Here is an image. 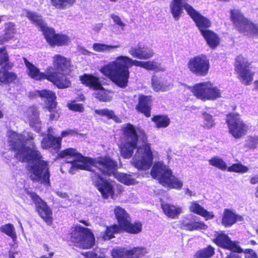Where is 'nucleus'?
<instances>
[{"instance_id": "nucleus-19", "label": "nucleus", "mask_w": 258, "mask_h": 258, "mask_svg": "<svg viewBox=\"0 0 258 258\" xmlns=\"http://www.w3.org/2000/svg\"><path fill=\"white\" fill-rule=\"evenodd\" d=\"M147 253L146 248L142 247H135L131 250L116 248L112 249L111 255L113 258H139Z\"/></svg>"}, {"instance_id": "nucleus-31", "label": "nucleus", "mask_w": 258, "mask_h": 258, "mask_svg": "<svg viewBox=\"0 0 258 258\" xmlns=\"http://www.w3.org/2000/svg\"><path fill=\"white\" fill-rule=\"evenodd\" d=\"M189 210L190 212L205 217L206 220L212 219L214 217L212 212H208L205 210L204 207L200 205L196 201H193L190 203Z\"/></svg>"}, {"instance_id": "nucleus-2", "label": "nucleus", "mask_w": 258, "mask_h": 258, "mask_svg": "<svg viewBox=\"0 0 258 258\" xmlns=\"http://www.w3.org/2000/svg\"><path fill=\"white\" fill-rule=\"evenodd\" d=\"M8 137L9 146L16 152V158L30 163L28 169L32 174V179L49 185V163L41 160L42 155L33 142L34 135L30 132L21 134L9 131Z\"/></svg>"}, {"instance_id": "nucleus-6", "label": "nucleus", "mask_w": 258, "mask_h": 258, "mask_svg": "<svg viewBox=\"0 0 258 258\" xmlns=\"http://www.w3.org/2000/svg\"><path fill=\"white\" fill-rule=\"evenodd\" d=\"M151 175L165 187L179 190L183 186L182 181L174 176L171 169L162 161L154 163Z\"/></svg>"}, {"instance_id": "nucleus-49", "label": "nucleus", "mask_w": 258, "mask_h": 258, "mask_svg": "<svg viewBox=\"0 0 258 258\" xmlns=\"http://www.w3.org/2000/svg\"><path fill=\"white\" fill-rule=\"evenodd\" d=\"M243 252L245 254V258H257L256 253L251 249H245Z\"/></svg>"}, {"instance_id": "nucleus-17", "label": "nucleus", "mask_w": 258, "mask_h": 258, "mask_svg": "<svg viewBox=\"0 0 258 258\" xmlns=\"http://www.w3.org/2000/svg\"><path fill=\"white\" fill-rule=\"evenodd\" d=\"M26 193L35 205L37 211L41 217L48 224L50 223L52 220V211L46 203L36 193L29 190H27Z\"/></svg>"}, {"instance_id": "nucleus-15", "label": "nucleus", "mask_w": 258, "mask_h": 258, "mask_svg": "<svg viewBox=\"0 0 258 258\" xmlns=\"http://www.w3.org/2000/svg\"><path fill=\"white\" fill-rule=\"evenodd\" d=\"M249 66L250 63L246 58L241 55L236 58L235 71L239 74L242 83L245 85L249 84L252 81L253 74L249 70Z\"/></svg>"}, {"instance_id": "nucleus-4", "label": "nucleus", "mask_w": 258, "mask_h": 258, "mask_svg": "<svg viewBox=\"0 0 258 258\" xmlns=\"http://www.w3.org/2000/svg\"><path fill=\"white\" fill-rule=\"evenodd\" d=\"M144 63L145 61L134 60L128 56L120 55L101 68L100 72L116 85L124 88L128 82L130 74L129 68L133 66L143 68Z\"/></svg>"}, {"instance_id": "nucleus-59", "label": "nucleus", "mask_w": 258, "mask_h": 258, "mask_svg": "<svg viewBox=\"0 0 258 258\" xmlns=\"http://www.w3.org/2000/svg\"><path fill=\"white\" fill-rule=\"evenodd\" d=\"M14 253H12V252H9V258H15L14 256Z\"/></svg>"}, {"instance_id": "nucleus-51", "label": "nucleus", "mask_w": 258, "mask_h": 258, "mask_svg": "<svg viewBox=\"0 0 258 258\" xmlns=\"http://www.w3.org/2000/svg\"><path fill=\"white\" fill-rule=\"evenodd\" d=\"M225 258H242L238 254L235 252H230Z\"/></svg>"}, {"instance_id": "nucleus-46", "label": "nucleus", "mask_w": 258, "mask_h": 258, "mask_svg": "<svg viewBox=\"0 0 258 258\" xmlns=\"http://www.w3.org/2000/svg\"><path fill=\"white\" fill-rule=\"evenodd\" d=\"M69 108L70 110L79 111L82 112L84 111V107L82 104L77 103L75 101L68 104Z\"/></svg>"}, {"instance_id": "nucleus-61", "label": "nucleus", "mask_w": 258, "mask_h": 258, "mask_svg": "<svg viewBox=\"0 0 258 258\" xmlns=\"http://www.w3.org/2000/svg\"><path fill=\"white\" fill-rule=\"evenodd\" d=\"M4 116L3 112L0 110V118H2Z\"/></svg>"}, {"instance_id": "nucleus-32", "label": "nucleus", "mask_w": 258, "mask_h": 258, "mask_svg": "<svg viewBox=\"0 0 258 258\" xmlns=\"http://www.w3.org/2000/svg\"><path fill=\"white\" fill-rule=\"evenodd\" d=\"M208 45L212 48H215L219 44V38L218 35L209 29L201 33Z\"/></svg>"}, {"instance_id": "nucleus-18", "label": "nucleus", "mask_w": 258, "mask_h": 258, "mask_svg": "<svg viewBox=\"0 0 258 258\" xmlns=\"http://www.w3.org/2000/svg\"><path fill=\"white\" fill-rule=\"evenodd\" d=\"M184 7L185 10L195 22L201 33L208 30L211 27V21L206 17L202 16L190 5H186Z\"/></svg>"}, {"instance_id": "nucleus-1", "label": "nucleus", "mask_w": 258, "mask_h": 258, "mask_svg": "<svg viewBox=\"0 0 258 258\" xmlns=\"http://www.w3.org/2000/svg\"><path fill=\"white\" fill-rule=\"evenodd\" d=\"M61 158H65L66 162L70 163L71 166L69 172L74 174L78 169H83L91 171L92 181L104 198L112 196L114 191L112 185L96 172L98 170L107 175H112L117 180L126 185L135 183V180L131 175L116 171L117 163L109 157L93 159L83 156L76 149L68 148L61 151L59 154Z\"/></svg>"}, {"instance_id": "nucleus-22", "label": "nucleus", "mask_w": 258, "mask_h": 258, "mask_svg": "<svg viewBox=\"0 0 258 258\" xmlns=\"http://www.w3.org/2000/svg\"><path fill=\"white\" fill-rule=\"evenodd\" d=\"M25 116L29 125L34 128L36 132H39L41 130V121L39 119L38 108L35 106L29 107L26 111Z\"/></svg>"}, {"instance_id": "nucleus-40", "label": "nucleus", "mask_w": 258, "mask_h": 258, "mask_svg": "<svg viewBox=\"0 0 258 258\" xmlns=\"http://www.w3.org/2000/svg\"><path fill=\"white\" fill-rule=\"evenodd\" d=\"M209 164L215 166L221 170H225L227 168L226 163L220 158L218 157H214L209 161Z\"/></svg>"}, {"instance_id": "nucleus-63", "label": "nucleus", "mask_w": 258, "mask_h": 258, "mask_svg": "<svg viewBox=\"0 0 258 258\" xmlns=\"http://www.w3.org/2000/svg\"><path fill=\"white\" fill-rule=\"evenodd\" d=\"M82 222L86 226H88L89 225L88 223L87 222H86V221H82Z\"/></svg>"}, {"instance_id": "nucleus-45", "label": "nucleus", "mask_w": 258, "mask_h": 258, "mask_svg": "<svg viewBox=\"0 0 258 258\" xmlns=\"http://www.w3.org/2000/svg\"><path fill=\"white\" fill-rule=\"evenodd\" d=\"M143 68L148 71L159 72L162 70L160 64L155 61H145Z\"/></svg>"}, {"instance_id": "nucleus-30", "label": "nucleus", "mask_w": 258, "mask_h": 258, "mask_svg": "<svg viewBox=\"0 0 258 258\" xmlns=\"http://www.w3.org/2000/svg\"><path fill=\"white\" fill-rule=\"evenodd\" d=\"M161 207L164 213L172 219L177 217L182 211L181 207L168 203L162 204Z\"/></svg>"}, {"instance_id": "nucleus-62", "label": "nucleus", "mask_w": 258, "mask_h": 258, "mask_svg": "<svg viewBox=\"0 0 258 258\" xmlns=\"http://www.w3.org/2000/svg\"><path fill=\"white\" fill-rule=\"evenodd\" d=\"M255 196L258 198V186L256 187V190L255 192Z\"/></svg>"}, {"instance_id": "nucleus-16", "label": "nucleus", "mask_w": 258, "mask_h": 258, "mask_svg": "<svg viewBox=\"0 0 258 258\" xmlns=\"http://www.w3.org/2000/svg\"><path fill=\"white\" fill-rule=\"evenodd\" d=\"M214 242L218 246L230 250L231 252L241 253L242 248L236 241H233L229 236L223 231L216 232L214 234Z\"/></svg>"}, {"instance_id": "nucleus-44", "label": "nucleus", "mask_w": 258, "mask_h": 258, "mask_svg": "<svg viewBox=\"0 0 258 258\" xmlns=\"http://www.w3.org/2000/svg\"><path fill=\"white\" fill-rule=\"evenodd\" d=\"M203 117L204 119L203 126L204 128L210 129L215 125V123L212 115L204 112L203 113Z\"/></svg>"}, {"instance_id": "nucleus-8", "label": "nucleus", "mask_w": 258, "mask_h": 258, "mask_svg": "<svg viewBox=\"0 0 258 258\" xmlns=\"http://www.w3.org/2000/svg\"><path fill=\"white\" fill-rule=\"evenodd\" d=\"M70 240L76 246L90 248L95 244V237L91 231L80 225H76L70 234Z\"/></svg>"}, {"instance_id": "nucleus-43", "label": "nucleus", "mask_w": 258, "mask_h": 258, "mask_svg": "<svg viewBox=\"0 0 258 258\" xmlns=\"http://www.w3.org/2000/svg\"><path fill=\"white\" fill-rule=\"evenodd\" d=\"M248 168L241 163H235L227 168L229 172L244 173L248 171Z\"/></svg>"}, {"instance_id": "nucleus-56", "label": "nucleus", "mask_w": 258, "mask_h": 258, "mask_svg": "<svg viewBox=\"0 0 258 258\" xmlns=\"http://www.w3.org/2000/svg\"><path fill=\"white\" fill-rule=\"evenodd\" d=\"M56 195L58 196H59V197L62 198H68V196L66 192H63L62 191H57Z\"/></svg>"}, {"instance_id": "nucleus-60", "label": "nucleus", "mask_w": 258, "mask_h": 258, "mask_svg": "<svg viewBox=\"0 0 258 258\" xmlns=\"http://www.w3.org/2000/svg\"><path fill=\"white\" fill-rule=\"evenodd\" d=\"M250 243L251 244V245H256V241H255L254 240H250L249 241Z\"/></svg>"}, {"instance_id": "nucleus-20", "label": "nucleus", "mask_w": 258, "mask_h": 258, "mask_svg": "<svg viewBox=\"0 0 258 258\" xmlns=\"http://www.w3.org/2000/svg\"><path fill=\"white\" fill-rule=\"evenodd\" d=\"M199 219L197 216L189 215L179 222L180 228L188 231L206 229L208 226Z\"/></svg>"}, {"instance_id": "nucleus-10", "label": "nucleus", "mask_w": 258, "mask_h": 258, "mask_svg": "<svg viewBox=\"0 0 258 258\" xmlns=\"http://www.w3.org/2000/svg\"><path fill=\"white\" fill-rule=\"evenodd\" d=\"M114 213L117 220L119 226L113 225L107 227L105 231L101 232L99 235H97L98 238H101L104 240H107L114 237L115 233H119L122 227L130 221V217L126 211L120 207H116Z\"/></svg>"}, {"instance_id": "nucleus-21", "label": "nucleus", "mask_w": 258, "mask_h": 258, "mask_svg": "<svg viewBox=\"0 0 258 258\" xmlns=\"http://www.w3.org/2000/svg\"><path fill=\"white\" fill-rule=\"evenodd\" d=\"M52 128L49 127L48 128V134L44 137L41 141V147L44 149L53 150L57 152L61 147V138H55L52 136Z\"/></svg>"}, {"instance_id": "nucleus-55", "label": "nucleus", "mask_w": 258, "mask_h": 258, "mask_svg": "<svg viewBox=\"0 0 258 258\" xmlns=\"http://www.w3.org/2000/svg\"><path fill=\"white\" fill-rule=\"evenodd\" d=\"M185 194L188 195L189 197L195 195V193L189 189L188 188H186L184 189Z\"/></svg>"}, {"instance_id": "nucleus-57", "label": "nucleus", "mask_w": 258, "mask_h": 258, "mask_svg": "<svg viewBox=\"0 0 258 258\" xmlns=\"http://www.w3.org/2000/svg\"><path fill=\"white\" fill-rule=\"evenodd\" d=\"M53 255V252H51L49 253L48 256H47L46 255H43V256H41L40 258H51Z\"/></svg>"}, {"instance_id": "nucleus-27", "label": "nucleus", "mask_w": 258, "mask_h": 258, "mask_svg": "<svg viewBox=\"0 0 258 258\" xmlns=\"http://www.w3.org/2000/svg\"><path fill=\"white\" fill-rule=\"evenodd\" d=\"M24 61L28 70V75L31 78L36 80H39L43 79H47V75L49 74L48 72H47L46 74L41 73L38 68L29 62L26 58H24Z\"/></svg>"}, {"instance_id": "nucleus-25", "label": "nucleus", "mask_w": 258, "mask_h": 258, "mask_svg": "<svg viewBox=\"0 0 258 258\" xmlns=\"http://www.w3.org/2000/svg\"><path fill=\"white\" fill-rule=\"evenodd\" d=\"M242 217L229 209H225L222 219V224L225 227H231L237 221H242Z\"/></svg>"}, {"instance_id": "nucleus-12", "label": "nucleus", "mask_w": 258, "mask_h": 258, "mask_svg": "<svg viewBox=\"0 0 258 258\" xmlns=\"http://www.w3.org/2000/svg\"><path fill=\"white\" fill-rule=\"evenodd\" d=\"M231 19L240 32L250 35L258 34V26L244 18L239 10L231 11Z\"/></svg>"}, {"instance_id": "nucleus-39", "label": "nucleus", "mask_w": 258, "mask_h": 258, "mask_svg": "<svg viewBox=\"0 0 258 258\" xmlns=\"http://www.w3.org/2000/svg\"><path fill=\"white\" fill-rule=\"evenodd\" d=\"M15 32L14 24L11 22L6 23L4 39L6 41L12 39L14 37Z\"/></svg>"}, {"instance_id": "nucleus-26", "label": "nucleus", "mask_w": 258, "mask_h": 258, "mask_svg": "<svg viewBox=\"0 0 258 258\" xmlns=\"http://www.w3.org/2000/svg\"><path fill=\"white\" fill-rule=\"evenodd\" d=\"M152 87L156 92H165L170 89V84L164 78L153 76L152 78Z\"/></svg>"}, {"instance_id": "nucleus-28", "label": "nucleus", "mask_w": 258, "mask_h": 258, "mask_svg": "<svg viewBox=\"0 0 258 258\" xmlns=\"http://www.w3.org/2000/svg\"><path fill=\"white\" fill-rule=\"evenodd\" d=\"M151 96L141 95L139 97V103L137 109L140 112L144 113L147 117L150 116Z\"/></svg>"}, {"instance_id": "nucleus-3", "label": "nucleus", "mask_w": 258, "mask_h": 258, "mask_svg": "<svg viewBox=\"0 0 258 258\" xmlns=\"http://www.w3.org/2000/svg\"><path fill=\"white\" fill-rule=\"evenodd\" d=\"M122 141L120 145L121 156L131 158L135 149L137 151L132 159V164L140 170L149 169L152 164L153 155L150 145L146 143L147 136L144 131L136 130L130 123L123 124L122 127Z\"/></svg>"}, {"instance_id": "nucleus-14", "label": "nucleus", "mask_w": 258, "mask_h": 258, "mask_svg": "<svg viewBox=\"0 0 258 258\" xmlns=\"http://www.w3.org/2000/svg\"><path fill=\"white\" fill-rule=\"evenodd\" d=\"M188 68L192 73L198 76H205L209 70V60L205 55L195 56L189 60Z\"/></svg>"}, {"instance_id": "nucleus-29", "label": "nucleus", "mask_w": 258, "mask_h": 258, "mask_svg": "<svg viewBox=\"0 0 258 258\" xmlns=\"http://www.w3.org/2000/svg\"><path fill=\"white\" fill-rule=\"evenodd\" d=\"M186 0H171L170 3L171 13L175 20H178L182 12V8L185 9L184 6L188 5Z\"/></svg>"}, {"instance_id": "nucleus-9", "label": "nucleus", "mask_w": 258, "mask_h": 258, "mask_svg": "<svg viewBox=\"0 0 258 258\" xmlns=\"http://www.w3.org/2000/svg\"><path fill=\"white\" fill-rule=\"evenodd\" d=\"M194 95L202 101L215 100L221 97L222 91L210 82L195 84L191 88Z\"/></svg>"}, {"instance_id": "nucleus-35", "label": "nucleus", "mask_w": 258, "mask_h": 258, "mask_svg": "<svg viewBox=\"0 0 258 258\" xmlns=\"http://www.w3.org/2000/svg\"><path fill=\"white\" fill-rule=\"evenodd\" d=\"M152 120L155 123L156 126L159 128H165L170 124V119L167 115H156L152 118Z\"/></svg>"}, {"instance_id": "nucleus-38", "label": "nucleus", "mask_w": 258, "mask_h": 258, "mask_svg": "<svg viewBox=\"0 0 258 258\" xmlns=\"http://www.w3.org/2000/svg\"><path fill=\"white\" fill-rule=\"evenodd\" d=\"M0 231L10 237L14 242L17 240V234L15 228L13 224H7L2 225L0 227Z\"/></svg>"}, {"instance_id": "nucleus-47", "label": "nucleus", "mask_w": 258, "mask_h": 258, "mask_svg": "<svg viewBox=\"0 0 258 258\" xmlns=\"http://www.w3.org/2000/svg\"><path fill=\"white\" fill-rule=\"evenodd\" d=\"M8 61V55L5 48H0V65L6 64Z\"/></svg>"}, {"instance_id": "nucleus-33", "label": "nucleus", "mask_w": 258, "mask_h": 258, "mask_svg": "<svg viewBox=\"0 0 258 258\" xmlns=\"http://www.w3.org/2000/svg\"><path fill=\"white\" fill-rule=\"evenodd\" d=\"M16 79V75L13 72L8 71L5 68L0 69V85L10 83Z\"/></svg>"}, {"instance_id": "nucleus-42", "label": "nucleus", "mask_w": 258, "mask_h": 258, "mask_svg": "<svg viewBox=\"0 0 258 258\" xmlns=\"http://www.w3.org/2000/svg\"><path fill=\"white\" fill-rule=\"evenodd\" d=\"M95 112L98 115H99L101 116L106 117L109 119H112L114 120H116L117 119V117L115 115L114 112L112 110H110L107 108L102 109H96L95 110Z\"/></svg>"}, {"instance_id": "nucleus-11", "label": "nucleus", "mask_w": 258, "mask_h": 258, "mask_svg": "<svg viewBox=\"0 0 258 258\" xmlns=\"http://www.w3.org/2000/svg\"><path fill=\"white\" fill-rule=\"evenodd\" d=\"M80 80L82 84L95 91L94 96L100 101H108L111 99V93L103 88L98 78L91 75L84 74L80 77Z\"/></svg>"}, {"instance_id": "nucleus-52", "label": "nucleus", "mask_w": 258, "mask_h": 258, "mask_svg": "<svg viewBox=\"0 0 258 258\" xmlns=\"http://www.w3.org/2000/svg\"><path fill=\"white\" fill-rule=\"evenodd\" d=\"M102 26H103V25L101 23H98V24H95L93 26V29L95 32H98L101 29V28H102Z\"/></svg>"}, {"instance_id": "nucleus-23", "label": "nucleus", "mask_w": 258, "mask_h": 258, "mask_svg": "<svg viewBox=\"0 0 258 258\" xmlns=\"http://www.w3.org/2000/svg\"><path fill=\"white\" fill-rule=\"evenodd\" d=\"M129 53L134 58L140 59H148L153 56V50L142 43L136 46H132L128 50Z\"/></svg>"}, {"instance_id": "nucleus-48", "label": "nucleus", "mask_w": 258, "mask_h": 258, "mask_svg": "<svg viewBox=\"0 0 258 258\" xmlns=\"http://www.w3.org/2000/svg\"><path fill=\"white\" fill-rule=\"evenodd\" d=\"M110 17L113 20V22L121 28L122 30H124L125 24L121 21L120 18L118 16L111 14Z\"/></svg>"}, {"instance_id": "nucleus-41", "label": "nucleus", "mask_w": 258, "mask_h": 258, "mask_svg": "<svg viewBox=\"0 0 258 258\" xmlns=\"http://www.w3.org/2000/svg\"><path fill=\"white\" fill-rule=\"evenodd\" d=\"M75 0H51L53 6L58 9H64L71 6Z\"/></svg>"}, {"instance_id": "nucleus-34", "label": "nucleus", "mask_w": 258, "mask_h": 258, "mask_svg": "<svg viewBox=\"0 0 258 258\" xmlns=\"http://www.w3.org/2000/svg\"><path fill=\"white\" fill-rule=\"evenodd\" d=\"M119 45H112L104 43H95L93 44L92 48L96 52L110 53L113 51V49L119 48Z\"/></svg>"}, {"instance_id": "nucleus-5", "label": "nucleus", "mask_w": 258, "mask_h": 258, "mask_svg": "<svg viewBox=\"0 0 258 258\" xmlns=\"http://www.w3.org/2000/svg\"><path fill=\"white\" fill-rule=\"evenodd\" d=\"M53 68L55 71L47 75V79L59 88L69 87L70 81L67 78L70 70V62L64 56L55 55L53 57Z\"/></svg>"}, {"instance_id": "nucleus-37", "label": "nucleus", "mask_w": 258, "mask_h": 258, "mask_svg": "<svg viewBox=\"0 0 258 258\" xmlns=\"http://www.w3.org/2000/svg\"><path fill=\"white\" fill-rule=\"evenodd\" d=\"M142 225L140 222L131 223L128 221L121 228V230H125L131 233H138L142 231Z\"/></svg>"}, {"instance_id": "nucleus-24", "label": "nucleus", "mask_w": 258, "mask_h": 258, "mask_svg": "<svg viewBox=\"0 0 258 258\" xmlns=\"http://www.w3.org/2000/svg\"><path fill=\"white\" fill-rule=\"evenodd\" d=\"M36 93L45 102V107L49 111L54 112L56 105L55 93L47 90H38L36 91Z\"/></svg>"}, {"instance_id": "nucleus-13", "label": "nucleus", "mask_w": 258, "mask_h": 258, "mask_svg": "<svg viewBox=\"0 0 258 258\" xmlns=\"http://www.w3.org/2000/svg\"><path fill=\"white\" fill-rule=\"evenodd\" d=\"M229 133L236 139L246 135L248 126L243 122L238 114H229L226 118Z\"/></svg>"}, {"instance_id": "nucleus-58", "label": "nucleus", "mask_w": 258, "mask_h": 258, "mask_svg": "<svg viewBox=\"0 0 258 258\" xmlns=\"http://www.w3.org/2000/svg\"><path fill=\"white\" fill-rule=\"evenodd\" d=\"M83 53L84 54H88V55H89V54H90L91 53V52L90 51H88L87 50L85 49V50H83Z\"/></svg>"}, {"instance_id": "nucleus-50", "label": "nucleus", "mask_w": 258, "mask_h": 258, "mask_svg": "<svg viewBox=\"0 0 258 258\" xmlns=\"http://www.w3.org/2000/svg\"><path fill=\"white\" fill-rule=\"evenodd\" d=\"M77 134V132L74 130H68L66 131H62L61 134V139L62 138L67 137L69 135H75Z\"/></svg>"}, {"instance_id": "nucleus-54", "label": "nucleus", "mask_w": 258, "mask_h": 258, "mask_svg": "<svg viewBox=\"0 0 258 258\" xmlns=\"http://www.w3.org/2000/svg\"><path fill=\"white\" fill-rule=\"evenodd\" d=\"M59 117V114L57 112L51 113L50 115V119L51 120H57Z\"/></svg>"}, {"instance_id": "nucleus-36", "label": "nucleus", "mask_w": 258, "mask_h": 258, "mask_svg": "<svg viewBox=\"0 0 258 258\" xmlns=\"http://www.w3.org/2000/svg\"><path fill=\"white\" fill-rule=\"evenodd\" d=\"M215 253L214 248L211 245L196 251L194 258H210Z\"/></svg>"}, {"instance_id": "nucleus-53", "label": "nucleus", "mask_w": 258, "mask_h": 258, "mask_svg": "<svg viewBox=\"0 0 258 258\" xmlns=\"http://www.w3.org/2000/svg\"><path fill=\"white\" fill-rule=\"evenodd\" d=\"M250 182L252 184H254L258 183V175H255L254 176L250 178Z\"/></svg>"}, {"instance_id": "nucleus-7", "label": "nucleus", "mask_w": 258, "mask_h": 258, "mask_svg": "<svg viewBox=\"0 0 258 258\" xmlns=\"http://www.w3.org/2000/svg\"><path fill=\"white\" fill-rule=\"evenodd\" d=\"M26 15L33 24L40 28L47 42L50 45H64L69 42V39L67 35L56 34L53 29L47 27L41 16L31 11H27Z\"/></svg>"}, {"instance_id": "nucleus-64", "label": "nucleus", "mask_w": 258, "mask_h": 258, "mask_svg": "<svg viewBox=\"0 0 258 258\" xmlns=\"http://www.w3.org/2000/svg\"><path fill=\"white\" fill-rule=\"evenodd\" d=\"M44 246L45 248L46 249H47V250H48V246L47 245H45Z\"/></svg>"}]
</instances>
